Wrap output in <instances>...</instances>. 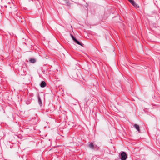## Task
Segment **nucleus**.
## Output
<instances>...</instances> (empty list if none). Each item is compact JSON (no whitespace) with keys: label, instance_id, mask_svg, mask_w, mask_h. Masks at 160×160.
Segmentation results:
<instances>
[{"label":"nucleus","instance_id":"8","mask_svg":"<svg viewBox=\"0 0 160 160\" xmlns=\"http://www.w3.org/2000/svg\"><path fill=\"white\" fill-rule=\"evenodd\" d=\"M38 103L39 104V105L41 106L42 104V101H41V100L40 99V98H38Z\"/></svg>","mask_w":160,"mask_h":160},{"label":"nucleus","instance_id":"5","mask_svg":"<svg viewBox=\"0 0 160 160\" xmlns=\"http://www.w3.org/2000/svg\"><path fill=\"white\" fill-rule=\"evenodd\" d=\"M74 41L75 43H77L78 44L82 46H83L84 44L81 43L79 41Z\"/></svg>","mask_w":160,"mask_h":160},{"label":"nucleus","instance_id":"3","mask_svg":"<svg viewBox=\"0 0 160 160\" xmlns=\"http://www.w3.org/2000/svg\"><path fill=\"white\" fill-rule=\"evenodd\" d=\"M128 1L134 7H137V4L133 0H128Z\"/></svg>","mask_w":160,"mask_h":160},{"label":"nucleus","instance_id":"9","mask_svg":"<svg viewBox=\"0 0 160 160\" xmlns=\"http://www.w3.org/2000/svg\"><path fill=\"white\" fill-rule=\"evenodd\" d=\"M70 36H71L72 38L73 39V40H77L72 34H70Z\"/></svg>","mask_w":160,"mask_h":160},{"label":"nucleus","instance_id":"1","mask_svg":"<svg viewBox=\"0 0 160 160\" xmlns=\"http://www.w3.org/2000/svg\"><path fill=\"white\" fill-rule=\"evenodd\" d=\"M127 158V155L125 152H122L121 154L120 158L121 160H125Z\"/></svg>","mask_w":160,"mask_h":160},{"label":"nucleus","instance_id":"4","mask_svg":"<svg viewBox=\"0 0 160 160\" xmlns=\"http://www.w3.org/2000/svg\"><path fill=\"white\" fill-rule=\"evenodd\" d=\"M46 85V83L45 82L42 81L40 84V86L42 88L44 87Z\"/></svg>","mask_w":160,"mask_h":160},{"label":"nucleus","instance_id":"7","mask_svg":"<svg viewBox=\"0 0 160 160\" xmlns=\"http://www.w3.org/2000/svg\"><path fill=\"white\" fill-rule=\"evenodd\" d=\"M30 61L32 63H34L36 62V60L34 58H32L30 59Z\"/></svg>","mask_w":160,"mask_h":160},{"label":"nucleus","instance_id":"6","mask_svg":"<svg viewBox=\"0 0 160 160\" xmlns=\"http://www.w3.org/2000/svg\"><path fill=\"white\" fill-rule=\"evenodd\" d=\"M89 147L90 148L92 149L95 148V146H94L93 144L92 143H90L89 145Z\"/></svg>","mask_w":160,"mask_h":160},{"label":"nucleus","instance_id":"2","mask_svg":"<svg viewBox=\"0 0 160 160\" xmlns=\"http://www.w3.org/2000/svg\"><path fill=\"white\" fill-rule=\"evenodd\" d=\"M133 127L136 129L139 132H140V127L138 125L135 124L133 125Z\"/></svg>","mask_w":160,"mask_h":160}]
</instances>
